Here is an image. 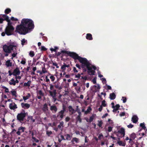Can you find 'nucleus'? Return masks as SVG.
I'll use <instances>...</instances> for the list:
<instances>
[{
	"instance_id": "f257e3e1",
	"label": "nucleus",
	"mask_w": 147,
	"mask_h": 147,
	"mask_svg": "<svg viewBox=\"0 0 147 147\" xmlns=\"http://www.w3.org/2000/svg\"><path fill=\"white\" fill-rule=\"evenodd\" d=\"M34 28V22L31 19L24 18L22 20L21 24L16 26L15 31L20 34L25 35Z\"/></svg>"
},
{
	"instance_id": "f03ea898",
	"label": "nucleus",
	"mask_w": 147,
	"mask_h": 147,
	"mask_svg": "<svg viewBox=\"0 0 147 147\" xmlns=\"http://www.w3.org/2000/svg\"><path fill=\"white\" fill-rule=\"evenodd\" d=\"M69 55L75 59H78L81 63V67L85 71H86V67L91 63V62L88 61L86 58L81 57L79 56L78 54L73 52H69L68 53Z\"/></svg>"
},
{
	"instance_id": "7ed1b4c3",
	"label": "nucleus",
	"mask_w": 147,
	"mask_h": 147,
	"mask_svg": "<svg viewBox=\"0 0 147 147\" xmlns=\"http://www.w3.org/2000/svg\"><path fill=\"white\" fill-rule=\"evenodd\" d=\"M69 55L75 59H78L81 63V67L85 71H86V67L91 63V62L88 61L86 58L81 57L79 56L78 54L73 52H69L68 53Z\"/></svg>"
},
{
	"instance_id": "20e7f679",
	"label": "nucleus",
	"mask_w": 147,
	"mask_h": 147,
	"mask_svg": "<svg viewBox=\"0 0 147 147\" xmlns=\"http://www.w3.org/2000/svg\"><path fill=\"white\" fill-rule=\"evenodd\" d=\"M14 30V28L11 25V23L10 22H8L5 29V32H3L1 33V35L4 36L5 34L7 36L11 35L13 34Z\"/></svg>"
},
{
	"instance_id": "39448f33",
	"label": "nucleus",
	"mask_w": 147,
	"mask_h": 147,
	"mask_svg": "<svg viewBox=\"0 0 147 147\" xmlns=\"http://www.w3.org/2000/svg\"><path fill=\"white\" fill-rule=\"evenodd\" d=\"M87 70V73L90 75H94L95 70L96 68L95 66L92 64L91 63L86 67Z\"/></svg>"
},
{
	"instance_id": "423d86ee",
	"label": "nucleus",
	"mask_w": 147,
	"mask_h": 147,
	"mask_svg": "<svg viewBox=\"0 0 147 147\" xmlns=\"http://www.w3.org/2000/svg\"><path fill=\"white\" fill-rule=\"evenodd\" d=\"M13 47H14L15 49H16L17 48V46L12 45H10L9 46L6 45H5L3 46V48L5 52L9 53L10 52L11 50L13 51V52H16V51L14 50V49L13 48Z\"/></svg>"
},
{
	"instance_id": "0eeeda50",
	"label": "nucleus",
	"mask_w": 147,
	"mask_h": 147,
	"mask_svg": "<svg viewBox=\"0 0 147 147\" xmlns=\"http://www.w3.org/2000/svg\"><path fill=\"white\" fill-rule=\"evenodd\" d=\"M117 134L118 136L120 138L123 137L125 134V129L123 128H121L117 132Z\"/></svg>"
},
{
	"instance_id": "6e6552de",
	"label": "nucleus",
	"mask_w": 147,
	"mask_h": 147,
	"mask_svg": "<svg viewBox=\"0 0 147 147\" xmlns=\"http://www.w3.org/2000/svg\"><path fill=\"white\" fill-rule=\"evenodd\" d=\"M25 116L26 113H21L18 114L17 116V119L19 121H23Z\"/></svg>"
},
{
	"instance_id": "1a4fd4ad",
	"label": "nucleus",
	"mask_w": 147,
	"mask_h": 147,
	"mask_svg": "<svg viewBox=\"0 0 147 147\" xmlns=\"http://www.w3.org/2000/svg\"><path fill=\"white\" fill-rule=\"evenodd\" d=\"M100 88V87L99 85L98 84H97L95 85H94L93 86V91L94 92L98 91Z\"/></svg>"
},
{
	"instance_id": "9d476101",
	"label": "nucleus",
	"mask_w": 147,
	"mask_h": 147,
	"mask_svg": "<svg viewBox=\"0 0 147 147\" xmlns=\"http://www.w3.org/2000/svg\"><path fill=\"white\" fill-rule=\"evenodd\" d=\"M51 96L54 101H55L56 100L55 98V96L56 94V91L55 90H54L53 91H49V92Z\"/></svg>"
},
{
	"instance_id": "9b49d317",
	"label": "nucleus",
	"mask_w": 147,
	"mask_h": 147,
	"mask_svg": "<svg viewBox=\"0 0 147 147\" xmlns=\"http://www.w3.org/2000/svg\"><path fill=\"white\" fill-rule=\"evenodd\" d=\"M9 107L11 109L14 110L17 108V105L14 102L10 104Z\"/></svg>"
},
{
	"instance_id": "f8f14e48",
	"label": "nucleus",
	"mask_w": 147,
	"mask_h": 147,
	"mask_svg": "<svg viewBox=\"0 0 147 147\" xmlns=\"http://www.w3.org/2000/svg\"><path fill=\"white\" fill-rule=\"evenodd\" d=\"M65 111V109H63V110H61L58 113L57 116L59 117L61 119L63 117V114L64 113Z\"/></svg>"
},
{
	"instance_id": "ddd939ff",
	"label": "nucleus",
	"mask_w": 147,
	"mask_h": 147,
	"mask_svg": "<svg viewBox=\"0 0 147 147\" xmlns=\"http://www.w3.org/2000/svg\"><path fill=\"white\" fill-rule=\"evenodd\" d=\"M20 73L19 69L18 68L16 69L13 71V74L15 76L18 75Z\"/></svg>"
},
{
	"instance_id": "4468645a",
	"label": "nucleus",
	"mask_w": 147,
	"mask_h": 147,
	"mask_svg": "<svg viewBox=\"0 0 147 147\" xmlns=\"http://www.w3.org/2000/svg\"><path fill=\"white\" fill-rule=\"evenodd\" d=\"M21 105L22 107L24 109H28L30 107L29 104L24 103H22Z\"/></svg>"
},
{
	"instance_id": "2eb2a0df",
	"label": "nucleus",
	"mask_w": 147,
	"mask_h": 147,
	"mask_svg": "<svg viewBox=\"0 0 147 147\" xmlns=\"http://www.w3.org/2000/svg\"><path fill=\"white\" fill-rule=\"evenodd\" d=\"M117 143L120 146H125L126 144V142H123L120 140H118L117 141Z\"/></svg>"
},
{
	"instance_id": "dca6fc26",
	"label": "nucleus",
	"mask_w": 147,
	"mask_h": 147,
	"mask_svg": "<svg viewBox=\"0 0 147 147\" xmlns=\"http://www.w3.org/2000/svg\"><path fill=\"white\" fill-rule=\"evenodd\" d=\"M69 65H67L64 64V65H62L61 67V71L62 72H64L65 71L66 67H69Z\"/></svg>"
},
{
	"instance_id": "f3484780",
	"label": "nucleus",
	"mask_w": 147,
	"mask_h": 147,
	"mask_svg": "<svg viewBox=\"0 0 147 147\" xmlns=\"http://www.w3.org/2000/svg\"><path fill=\"white\" fill-rule=\"evenodd\" d=\"M138 120V118L137 116L134 115L132 118L131 121L134 123H136Z\"/></svg>"
},
{
	"instance_id": "a211bd4d",
	"label": "nucleus",
	"mask_w": 147,
	"mask_h": 147,
	"mask_svg": "<svg viewBox=\"0 0 147 147\" xmlns=\"http://www.w3.org/2000/svg\"><path fill=\"white\" fill-rule=\"evenodd\" d=\"M77 110H76V111H78V113H79V115L77 116L76 119L77 121H79L80 122H81V120L80 118V115L81 114V113L78 111V106H77Z\"/></svg>"
},
{
	"instance_id": "6ab92c4d",
	"label": "nucleus",
	"mask_w": 147,
	"mask_h": 147,
	"mask_svg": "<svg viewBox=\"0 0 147 147\" xmlns=\"http://www.w3.org/2000/svg\"><path fill=\"white\" fill-rule=\"evenodd\" d=\"M31 96V95L30 93H28L26 96H23V98L25 101L26 100L28 99Z\"/></svg>"
},
{
	"instance_id": "aec40b11",
	"label": "nucleus",
	"mask_w": 147,
	"mask_h": 147,
	"mask_svg": "<svg viewBox=\"0 0 147 147\" xmlns=\"http://www.w3.org/2000/svg\"><path fill=\"white\" fill-rule=\"evenodd\" d=\"M86 38L87 39L89 40H91L92 39V35L90 33L87 34Z\"/></svg>"
},
{
	"instance_id": "412c9836",
	"label": "nucleus",
	"mask_w": 147,
	"mask_h": 147,
	"mask_svg": "<svg viewBox=\"0 0 147 147\" xmlns=\"http://www.w3.org/2000/svg\"><path fill=\"white\" fill-rule=\"evenodd\" d=\"M50 109L53 112H55L57 110V109L55 106L53 105L51 106Z\"/></svg>"
},
{
	"instance_id": "4be33fe9",
	"label": "nucleus",
	"mask_w": 147,
	"mask_h": 147,
	"mask_svg": "<svg viewBox=\"0 0 147 147\" xmlns=\"http://www.w3.org/2000/svg\"><path fill=\"white\" fill-rule=\"evenodd\" d=\"M69 112L71 114H73L75 112V111L72 108L71 106H69Z\"/></svg>"
},
{
	"instance_id": "5701e85b",
	"label": "nucleus",
	"mask_w": 147,
	"mask_h": 147,
	"mask_svg": "<svg viewBox=\"0 0 147 147\" xmlns=\"http://www.w3.org/2000/svg\"><path fill=\"white\" fill-rule=\"evenodd\" d=\"M2 17L4 18L5 20L7 21L8 23V22H10V20L9 19V17L5 15H2Z\"/></svg>"
},
{
	"instance_id": "b1692460",
	"label": "nucleus",
	"mask_w": 147,
	"mask_h": 147,
	"mask_svg": "<svg viewBox=\"0 0 147 147\" xmlns=\"http://www.w3.org/2000/svg\"><path fill=\"white\" fill-rule=\"evenodd\" d=\"M115 95L114 93H111L110 94V98L111 99L113 100L115 98Z\"/></svg>"
},
{
	"instance_id": "393cba45",
	"label": "nucleus",
	"mask_w": 147,
	"mask_h": 147,
	"mask_svg": "<svg viewBox=\"0 0 147 147\" xmlns=\"http://www.w3.org/2000/svg\"><path fill=\"white\" fill-rule=\"evenodd\" d=\"M48 107L47 104H45L43 107L42 109L44 111H47L48 110Z\"/></svg>"
},
{
	"instance_id": "a878e982",
	"label": "nucleus",
	"mask_w": 147,
	"mask_h": 147,
	"mask_svg": "<svg viewBox=\"0 0 147 147\" xmlns=\"http://www.w3.org/2000/svg\"><path fill=\"white\" fill-rule=\"evenodd\" d=\"M55 86L56 88L58 89L59 90H60L62 88V87L60 85L59 83L55 84Z\"/></svg>"
},
{
	"instance_id": "bb28decb",
	"label": "nucleus",
	"mask_w": 147,
	"mask_h": 147,
	"mask_svg": "<svg viewBox=\"0 0 147 147\" xmlns=\"http://www.w3.org/2000/svg\"><path fill=\"white\" fill-rule=\"evenodd\" d=\"M75 142L76 143H78L79 142V140L78 139L76 138H73L72 140H71V142Z\"/></svg>"
},
{
	"instance_id": "cd10ccee",
	"label": "nucleus",
	"mask_w": 147,
	"mask_h": 147,
	"mask_svg": "<svg viewBox=\"0 0 147 147\" xmlns=\"http://www.w3.org/2000/svg\"><path fill=\"white\" fill-rule=\"evenodd\" d=\"M15 80L13 78H12L9 82V83L10 85H15Z\"/></svg>"
},
{
	"instance_id": "c85d7f7f",
	"label": "nucleus",
	"mask_w": 147,
	"mask_h": 147,
	"mask_svg": "<svg viewBox=\"0 0 147 147\" xmlns=\"http://www.w3.org/2000/svg\"><path fill=\"white\" fill-rule=\"evenodd\" d=\"M63 122L61 121L60 123V124L58 125V127L60 129H62L63 127Z\"/></svg>"
},
{
	"instance_id": "c756f323",
	"label": "nucleus",
	"mask_w": 147,
	"mask_h": 147,
	"mask_svg": "<svg viewBox=\"0 0 147 147\" xmlns=\"http://www.w3.org/2000/svg\"><path fill=\"white\" fill-rule=\"evenodd\" d=\"M5 65L7 67L11 66L12 65V63L9 61L8 60L6 62Z\"/></svg>"
},
{
	"instance_id": "7c9ffc66",
	"label": "nucleus",
	"mask_w": 147,
	"mask_h": 147,
	"mask_svg": "<svg viewBox=\"0 0 147 147\" xmlns=\"http://www.w3.org/2000/svg\"><path fill=\"white\" fill-rule=\"evenodd\" d=\"M29 55L31 57H33L34 55V52L33 51H30L29 53Z\"/></svg>"
},
{
	"instance_id": "2f4dec72",
	"label": "nucleus",
	"mask_w": 147,
	"mask_h": 147,
	"mask_svg": "<svg viewBox=\"0 0 147 147\" xmlns=\"http://www.w3.org/2000/svg\"><path fill=\"white\" fill-rule=\"evenodd\" d=\"M21 44L22 45H24L27 43V40H25V39H22L21 40Z\"/></svg>"
},
{
	"instance_id": "473e14b6",
	"label": "nucleus",
	"mask_w": 147,
	"mask_h": 147,
	"mask_svg": "<svg viewBox=\"0 0 147 147\" xmlns=\"http://www.w3.org/2000/svg\"><path fill=\"white\" fill-rule=\"evenodd\" d=\"M136 135L134 133H132L130 135V138H131L132 139H135V138H136Z\"/></svg>"
},
{
	"instance_id": "72a5a7b5",
	"label": "nucleus",
	"mask_w": 147,
	"mask_h": 147,
	"mask_svg": "<svg viewBox=\"0 0 147 147\" xmlns=\"http://www.w3.org/2000/svg\"><path fill=\"white\" fill-rule=\"evenodd\" d=\"M91 110V109L90 107L88 108L86 111H85V114H87L88 113L90 112Z\"/></svg>"
},
{
	"instance_id": "f704fd0d",
	"label": "nucleus",
	"mask_w": 147,
	"mask_h": 147,
	"mask_svg": "<svg viewBox=\"0 0 147 147\" xmlns=\"http://www.w3.org/2000/svg\"><path fill=\"white\" fill-rule=\"evenodd\" d=\"M11 11V10L9 8H7L5 11V12L6 14H8Z\"/></svg>"
},
{
	"instance_id": "c9c22d12",
	"label": "nucleus",
	"mask_w": 147,
	"mask_h": 147,
	"mask_svg": "<svg viewBox=\"0 0 147 147\" xmlns=\"http://www.w3.org/2000/svg\"><path fill=\"white\" fill-rule=\"evenodd\" d=\"M102 123H103L102 121H98V125L99 126V127H101L102 126Z\"/></svg>"
},
{
	"instance_id": "e433bc0d",
	"label": "nucleus",
	"mask_w": 147,
	"mask_h": 147,
	"mask_svg": "<svg viewBox=\"0 0 147 147\" xmlns=\"http://www.w3.org/2000/svg\"><path fill=\"white\" fill-rule=\"evenodd\" d=\"M24 129H25V128L24 127H19L18 129V130H20L21 131V132L22 133V132H24Z\"/></svg>"
},
{
	"instance_id": "4c0bfd02",
	"label": "nucleus",
	"mask_w": 147,
	"mask_h": 147,
	"mask_svg": "<svg viewBox=\"0 0 147 147\" xmlns=\"http://www.w3.org/2000/svg\"><path fill=\"white\" fill-rule=\"evenodd\" d=\"M49 78L52 82H53L55 80V77L52 75H51Z\"/></svg>"
},
{
	"instance_id": "58836bf2",
	"label": "nucleus",
	"mask_w": 147,
	"mask_h": 147,
	"mask_svg": "<svg viewBox=\"0 0 147 147\" xmlns=\"http://www.w3.org/2000/svg\"><path fill=\"white\" fill-rule=\"evenodd\" d=\"M83 73H82L81 74H77L75 76V78H76L79 79L81 77V75H82Z\"/></svg>"
},
{
	"instance_id": "ea45409f",
	"label": "nucleus",
	"mask_w": 147,
	"mask_h": 147,
	"mask_svg": "<svg viewBox=\"0 0 147 147\" xmlns=\"http://www.w3.org/2000/svg\"><path fill=\"white\" fill-rule=\"evenodd\" d=\"M11 93L13 96H16V91L14 90H13L11 91Z\"/></svg>"
},
{
	"instance_id": "a19ab883",
	"label": "nucleus",
	"mask_w": 147,
	"mask_h": 147,
	"mask_svg": "<svg viewBox=\"0 0 147 147\" xmlns=\"http://www.w3.org/2000/svg\"><path fill=\"white\" fill-rule=\"evenodd\" d=\"M32 140L33 142H39V140L34 137H32Z\"/></svg>"
},
{
	"instance_id": "79ce46f5",
	"label": "nucleus",
	"mask_w": 147,
	"mask_h": 147,
	"mask_svg": "<svg viewBox=\"0 0 147 147\" xmlns=\"http://www.w3.org/2000/svg\"><path fill=\"white\" fill-rule=\"evenodd\" d=\"M97 74L99 77L101 78L103 77V75L101 74V72L100 71H98Z\"/></svg>"
},
{
	"instance_id": "37998d69",
	"label": "nucleus",
	"mask_w": 147,
	"mask_h": 147,
	"mask_svg": "<svg viewBox=\"0 0 147 147\" xmlns=\"http://www.w3.org/2000/svg\"><path fill=\"white\" fill-rule=\"evenodd\" d=\"M94 117V115H92V116L90 117L89 119V122H91V121H92L93 120Z\"/></svg>"
},
{
	"instance_id": "c03bdc74",
	"label": "nucleus",
	"mask_w": 147,
	"mask_h": 147,
	"mask_svg": "<svg viewBox=\"0 0 147 147\" xmlns=\"http://www.w3.org/2000/svg\"><path fill=\"white\" fill-rule=\"evenodd\" d=\"M102 81V82L103 84H106V79L104 78H102L100 79Z\"/></svg>"
},
{
	"instance_id": "a18cd8bd",
	"label": "nucleus",
	"mask_w": 147,
	"mask_h": 147,
	"mask_svg": "<svg viewBox=\"0 0 147 147\" xmlns=\"http://www.w3.org/2000/svg\"><path fill=\"white\" fill-rule=\"evenodd\" d=\"M57 49V47H55L54 48H51L50 49V50L52 51H55V52L56 50Z\"/></svg>"
},
{
	"instance_id": "49530a36",
	"label": "nucleus",
	"mask_w": 147,
	"mask_h": 147,
	"mask_svg": "<svg viewBox=\"0 0 147 147\" xmlns=\"http://www.w3.org/2000/svg\"><path fill=\"white\" fill-rule=\"evenodd\" d=\"M121 100H122L123 102L125 103L127 99L126 97H122Z\"/></svg>"
},
{
	"instance_id": "de8ad7c7",
	"label": "nucleus",
	"mask_w": 147,
	"mask_h": 147,
	"mask_svg": "<svg viewBox=\"0 0 147 147\" xmlns=\"http://www.w3.org/2000/svg\"><path fill=\"white\" fill-rule=\"evenodd\" d=\"M10 20L12 21H17L18 20L17 18H15L13 17L11 18Z\"/></svg>"
},
{
	"instance_id": "09e8293b",
	"label": "nucleus",
	"mask_w": 147,
	"mask_h": 147,
	"mask_svg": "<svg viewBox=\"0 0 147 147\" xmlns=\"http://www.w3.org/2000/svg\"><path fill=\"white\" fill-rule=\"evenodd\" d=\"M30 82L29 81L27 83H24V86H30Z\"/></svg>"
},
{
	"instance_id": "8fccbe9b",
	"label": "nucleus",
	"mask_w": 147,
	"mask_h": 147,
	"mask_svg": "<svg viewBox=\"0 0 147 147\" xmlns=\"http://www.w3.org/2000/svg\"><path fill=\"white\" fill-rule=\"evenodd\" d=\"M106 105V104L105 103V100L102 101L101 106L102 107H105Z\"/></svg>"
},
{
	"instance_id": "3c124183",
	"label": "nucleus",
	"mask_w": 147,
	"mask_h": 147,
	"mask_svg": "<svg viewBox=\"0 0 147 147\" xmlns=\"http://www.w3.org/2000/svg\"><path fill=\"white\" fill-rule=\"evenodd\" d=\"M96 78H95L92 80V82L94 84H95L96 83Z\"/></svg>"
},
{
	"instance_id": "603ef678",
	"label": "nucleus",
	"mask_w": 147,
	"mask_h": 147,
	"mask_svg": "<svg viewBox=\"0 0 147 147\" xmlns=\"http://www.w3.org/2000/svg\"><path fill=\"white\" fill-rule=\"evenodd\" d=\"M46 134L48 136H50L52 134V132L51 131H47L46 132Z\"/></svg>"
},
{
	"instance_id": "864d4df0",
	"label": "nucleus",
	"mask_w": 147,
	"mask_h": 147,
	"mask_svg": "<svg viewBox=\"0 0 147 147\" xmlns=\"http://www.w3.org/2000/svg\"><path fill=\"white\" fill-rule=\"evenodd\" d=\"M66 138L67 140H70V136L69 134H67L66 135Z\"/></svg>"
},
{
	"instance_id": "5fc2aeb1",
	"label": "nucleus",
	"mask_w": 147,
	"mask_h": 147,
	"mask_svg": "<svg viewBox=\"0 0 147 147\" xmlns=\"http://www.w3.org/2000/svg\"><path fill=\"white\" fill-rule=\"evenodd\" d=\"M140 126L142 127L144 129H145L146 128V127L145 126L144 123H141L140 124Z\"/></svg>"
},
{
	"instance_id": "6e6d98bb",
	"label": "nucleus",
	"mask_w": 147,
	"mask_h": 147,
	"mask_svg": "<svg viewBox=\"0 0 147 147\" xmlns=\"http://www.w3.org/2000/svg\"><path fill=\"white\" fill-rule=\"evenodd\" d=\"M108 121L110 124L112 125H113V122L112 120H111L110 119H109L108 120Z\"/></svg>"
},
{
	"instance_id": "4d7b16f0",
	"label": "nucleus",
	"mask_w": 147,
	"mask_h": 147,
	"mask_svg": "<svg viewBox=\"0 0 147 147\" xmlns=\"http://www.w3.org/2000/svg\"><path fill=\"white\" fill-rule=\"evenodd\" d=\"M119 105L117 104L113 108L116 109L117 110H118L119 109Z\"/></svg>"
},
{
	"instance_id": "13d9d810",
	"label": "nucleus",
	"mask_w": 147,
	"mask_h": 147,
	"mask_svg": "<svg viewBox=\"0 0 147 147\" xmlns=\"http://www.w3.org/2000/svg\"><path fill=\"white\" fill-rule=\"evenodd\" d=\"M41 50L42 51H45L47 50V49L45 47L42 46L41 47Z\"/></svg>"
},
{
	"instance_id": "bf43d9fd",
	"label": "nucleus",
	"mask_w": 147,
	"mask_h": 147,
	"mask_svg": "<svg viewBox=\"0 0 147 147\" xmlns=\"http://www.w3.org/2000/svg\"><path fill=\"white\" fill-rule=\"evenodd\" d=\"M127 127L128 128H131L133 127V125L131 124H130L129 125H127Z\"/></svg>"
},
{
	"instance_id": "052dcab7",
	"label": "nucleus",
	"mask_w": 147,
	"mask_h": 147,
	"mask_svg": "<svg viewBox=\"0 0 147 147\" xmlns=\"http://www.w3.org/2000/svg\"><path fill=\"white\" fill-rule=\"evenodd\" d=\"M53 65L54 66H56V67L57 68H59V66L57 65L56 63L53 62Z\"/></svg>"
},
{
	"instance_id": "680f3d73",
	"label": "nucleus",
	"mask_w": 147,
	"mask_h": 147,
	"mask_svg": "<svg viewBox=\"0 0 147 147\" xmlns=\"http://www.w3.org/2000/svg\"><path fill=\"white\" fill-rule=\"evenodd\" d=\"M125 115V113L124 112H123L122 113H121L119 114V115L121 117H122L124 116Z\"/></svg>"
},
{
	"instance_id": "e2e57ef3",
	"label": "nucleus",
	"mask_w": 147,
	"mask_h": 147,
	"mask_svg": "<svg viewBox=\"0 0 147 147\" xmlns=\"http://www.w3.org/2000/svg\"><path fill=\"white\" fill-rule=\"evenodd\" d=\"M70 119V118L69 117H66L65 119L66 122H67Z\"/></svg>"
},
{
	"instance_id": "0e129e2a",
	"label": "nucleus",
	"mask_w": 147,
	"mask_h": 147,
	"mask_svg": "<svg viewBox=\"0 0 147 147\" xmlns=\"http://www.w3.org/2000/svg\"><path fill=\"white\" fill-rule=\"evenodd\" d=\"M21 63L22 64H25L26 63L25 60L22 59L21 62Z\"/></svg>"
},
{
	"instance_id": "69168bd1",
	"label": "nucleus",
	"mask_w": 147,
	"mask_h": 147,
	"mask_svg": "<svg viewBox=\"0 0 147 147\" xmlns=\"http://www.w3.org/2000/svg\"><path fill=\"white\" fill-rule=\"evenodd\" d=\"M42 71L43 73H45L47 72V71L45 68H43L42 70Z\"/></svg>"
},
{
	"instance_id": "338daca9",
	"label": "nucleus",
	"mask_w": 147,
	"mask_h": 147,
	"mask_svg": "<svg viewBox=\"0 0 147 147\" xmlns=\"http://www.w3.org/2000/svg\"><path fill=\"white\" fill-rule=\"evenodd\" d=\"M106 86L107 87V88L108 90H111V87L110 86L107 85V84H106Z\"/></svg>"
},
{
	"instance_id": "774afa93",
	"label": "nucleus",
	"mask_w": 147,
	"mask_h": 147,
	"mask_svg": "<svg viewBox=\"0 0 147 147\" xmlns=\"http://www.w3.org/2000/svg\"><path fill=\"white\" fill-rule=\"evenodd\" d=\"M112 129V127H109L108 128V131L109 132L111 131Z\"/></svg>"
}]
</instances>
